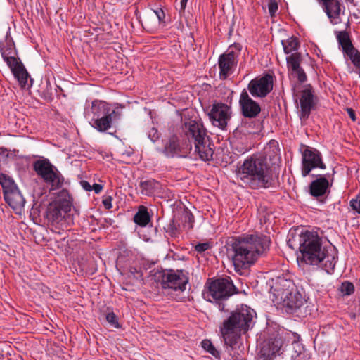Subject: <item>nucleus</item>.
Wrapping results in <instances>:
<instances>
[{"label":"nucleus","mask_w":360,"mask_h":360,"mask_svg":"<svg viewBox=\"0 0 360 360\" xmlns=\"http://www.w3.org/2000/svg\"><path fill=\"white\" fill-rule=\"evenodd\" d=\"M270 245L267 236L250 234L232 239L226 245V253L231 258L236 271L246 269L266 252Z\"/></svg>","instance_id":"obj_1"},{"label":"nucleus","mask_w":360,"mask_h":360,"mask_svg":"<svg viewBox=\"0 0 360 360\" xmlns=\"http://www.w3.org/2000/svg\"><path fill=\"white\" fill-rule=\"evenodd\" d=\"M287 243L292 250L299 249L300 255L297 259L300 263L316 266L326 259L325 270L328 273L333 270L334 257L328 255L326 248L322 245V238L317 233L306 231L299 234L291 233Z\"/></svg>","instance_id":"obj_2"},{"label":"nucleus","mask_w":360,"mask_h":360,"mask_svg":"<svg viewBox=\"0 0 360 360\" xmlns=\"http://www.w3.org/2000/svg\"><path fill=\"white\" fill-rule=\"evenodd\" d=\"M237 179L252 189L273 186L275 179L271 168L263 157L252 156L245 160L236 169Z\"/></svg>","instance_id":"obj_3"},{"label":"nucleus","mask_w":360,"mask_h":360,"mask_svg":"<svg viewBox=\"0 0 360 360\" xmlns=\"http://www.w3.org/2000/svg\"><path fill=\"white\" fill-rule=\"evenodd\" d=\"M255 314V311L246 305L231 313L220 328L226 345L233 348L241 333H247L251 327Z\"/></svg>","instance_id":"obj_4"},{"label":"nucleus","mask_w":360,"mask_h":360,"mask_svg":"<svg viewBox=\"0 0 360 360\" xmlns=\"http://www.w3.org/2000/svg\"><path fill=\"white\" fill-rule=\"evenodd\" d=\"M183 131L189 144L185 152L192 150L194 146V153L203 161L212 159L214 154V143L211 141L208 131L201 120H189L183 125Z\"/></svg>","instance_id":"obj_5"},{"label":"nucleus","mask_w":360,"mask_h":360,"mask_svg":"<svg viewBox=\"0 0 360 360\" xmlns=\"http://www.w3.org/2000/svg\"><path fill=\"white\" fill-rule=\"evenodd\" d=\"M72 206V198L66 189L58 192L56 198L47 207L46 218L53 227L63 229L67 227V220Z\"/></svg>","instance_id":"obj_6"},{"label":"nucleus","mask_w":360,"mask_h":360,"mask_svg":"<svg viewBox=\"0 0 360 360\" xmlns=\"http://www.w3.org/2000/svg\"><path fill=\"white\" fill-rule=\"evenodd\" d=\"M236 292L237 289L229 277L219 278L210 283L207 296L210 302L218 304L220 311H226L224 302Z\"/></svg>","instance_id":"obj_7"},{"label":"nucleus","mask_w":360,"mask_h":360,"mask_svg":"<svg viewBox=\"0 0 360 360\" xmlns=\"http://www.w3.org/2000/svg\"><path fill=\"white\" fill-rule=\"evenodd\" d=\"M188 273L184 270H166L161 276V285L164 289L183 292L188 283Z\"/></svg>","instance_id":"obj_8"},{"label":"nucleus","mask_w":360,"mask_h":360,"mask_svg":"<svg viewBox=\"0 0 360 360\" xmlns=\"http://www.w3.org/2000/svg\"><path fill=\"white\" fill-rule=\"evenodd\" d=\"M240 51V45L234 44L229 46L226 52L219 56L218 65L219 68V78L221 79H226L233 72L238 63Z\"/></svg>","instance_id":"obj_9"},{"label":"nucleus","mask_w":360,"mask_h":360,"mask_svg":"<svg viewBox=\"0 0 360 360\" xmlns=\"http://www.w3.org/2000/svg\"><path fill=\"white\" fill-rule=\"evenodd\" d=\"M302 164V174L303 176H307L314 168H326L319 152L312 148H306L303 151Z\"/></svg>","instance_id":"obj_10"},{"label":"nucleus","mask_w":360,"mask_h":360,"mask_svg":"<svg viewBox=\"0 0 360 360\" xmlns=\"http://www.w3.org/2000/svg\"><path fill=\"white\" fill-rule=\"evenodd\" d=\"M300 119H308L311 111L315 108L317 103V97L314 94L311 85L305 86L300 92Z\"/></svg>","instance_id":"obj_11"},{"label":"nucleus","mask_w":360,"mask_h":360,"mask_svg":"<svg viewBox=\"0 0 360 360\" xmlns=\"http://www.w3.org/2000/svg\"><path fill=\"white\" fill-rule=\"evenodd\" d=\"M272 89L273 77L269 74L255 78L248 84V90L255 97H265Z\"/></svg>","instance_id":"obj_12"},{"label":"nucleus","mask_w":360,"mask_h":360,"mask_svg":"<svg viewBox=\"0 0 360 360\" xmlns=\"http://www.w3.org/2000/svg\"><path fill=\"white\" fill-rule=\"evenodd\" d=\"M230 108L224 103H215L208 113L213 125L224 129L230 118Z\"/></svg>","instance_id":"obj_13"},{"label":"nucleus","mask_w":360,"mask_h":360,"mask_svg":"<svg viewBox=\"0 0 360 360\" xmlns=\"http://www.w3.org/2000/svg\"><path fill=\"white\" fill-rule=\"evenodd\" d=\"M239 104L242 114L245 117H256L261 111L259 105L250 97L245 89H243L240 94Z\"/></svg>","instance_id":"obj_14"},{"label":"nucleus","mask_w":360,"mask_h":360,"mask_svg":"<svg viewBox=\"0 0 360 360\" xmlns=\"http://www.w3.org/2000/svg\"><path fill=\"white\" fill-rule=\"evenodd\" d=\"M277 291L279 292V300L283 302V306L292 311L300 309L304 304V300L302 295L298 292L293 293L286 290L281 292L279 288H277Z\"/></svg>","instance_id":"obj_15"},{"label":"nucleus","mask_w":360,"mask_h":360,"mask_svg":"<svg viewBox=\"0 0 360 360\" xmlns=\"http://www.w3.org/2000/svg\"><path fill=\"white\" fill-rule=\"evenodd\" d=\"M323 3V8L326 13L330 22L333 25L341 22L340 13L342 11L341 0H321Z\"/></svg>","instance_id":"obj_16"},{"label":"nucleus","mask_w":360,"mask_h":360,"mask_svg":"<svg viewBox=\"0 0 360 360\" xmlns=\"http://www.w3.org/2000/svg\"><path fill=\"white\" fill-rule=\"evenodd\" d=\"M120 118V113L112 110L93 121L92 127L98 131L103 132L108 130Z\"/></svg>","instance_id":"obj_17"},{"label":"nucleus","mask_w":360,"mask_h":360,"mask_svg":"<svg viewBox=\"0 0 360 360\" xmlns=\"http://www.w3.org/2000/svg\"><path fill=\"white\" fill-rule=\"evenodd\" d=\"M4 196L6 202L16 212H21L25 200L17 187L13 190L5 191Z\"/></svg>","instance_id":"obj_18"},{"label":"nucleus","mask_w":360,"mask_h":360,"mask_svg":"<svg viewBox=\"0 0 360 360\" xmlns=\"http://www.w3.org/2000/svg\"><path fill=\"white\" fill-rule=\"evenodd\" d=\"M33 169L44 181L57 169L48 159L36 160L33 163Z\"/></svg>","instance_id":"obj_19"},{"label":"nucleus","mask_w":360,"mask_h":360,"mask_svg":"<svg viewBox=\"0 0 360 360\" xmlns=\"http://www.w3.org/2000/svg\"><path fill=\"white\" fill-rule=\"evenodd\" d=\"M329 182L325 176H320L313 181L309 186L310 194L314 197L324 195L328 188Z\"/></svg>","instance_id":"obj_20"},{"label":"nucleus","mask_w":360,"mask_h":360,"mask_svg":"<svg viewBox=\"0 0 360 360\" xmlns=\"http://www.w3.org/2000/svg\"><path fill=\"white\" fill-rule=\"evenodd\" d=\"M335 35L338 44L341 46L342 49L343 53L346 55L347 53L354 51V49H356L351 41L350 37L349 35L348 32L347 31H337L335 32Z\"/></svg>","instance_id":"obj_21"},{"label":"nucleus","mask_w":360,"mask_h":360,"mask_svg":"<svg viewBox=\"0 0 360 360\" xmlns=\"http://www.w3.org/2000/svg\"><path fill=\"white\" fill-rule=\"evenodd\" d=\"M111 110L110 105L107 103L97 100L93 101L91 105V112L93 113L92 121L105 115Z\"/></svg>","instance_id":"obj_22"},{"label":"nucleus","mask_w":360,"mask_h":360,"mask_svg":"<svg viewBox=\"0 0 360 360\" xmlns=\"http://www.w3.org/2000/svg\"><path fill=\"white\" fill-rule=\"evenodd\" d=\"M64 181L65 179L58 169H56V171L49 176L46 180H44L45 183L50 185V191H55L61 188L64 184Z\"/></svg>","instance_id":"obj_23"},{"label":"nucleus","mask_w":360,"mask_h":360,"mask_svg":"<svg viewBox=\"0 0 360 360\" xmlns=\"http://www.w3.org/2000/svg\"><path fill=\"white\" fill-rule=\"evenodd\" d=\"M134 221L139 226L144 227L150 221V217L148 209L141 205L137 212L134 216Z\"/></svg>","instance_id":"obj_24"},{"label":"nucleus","mask_w":360,"mask_h":360,"mask_svg":"<svg viewBox=\"0 0 360 360\" xmlns=\"http://www.w3.org/2000/svg\"><path fill=\"white\" fill-rule=\"evenodd\" d=\"M141 193L146 195H153L160 188V184L155 179H148L140 182Z\"/></svg>","instance_id":"obj_25"},{"label":"nucleus","mask_w":360,"mask_h":360,"mask_svg":"<svg viewBox=\"0 0 360 360\" xmlns=\"http://www.w3.org/2000/svg\"><path fill=\"white\" fill-rule=\"evenodd\" d=\"M162 152L167 157H173L181 152V148L175 136L172 137L166 143Z\"/></svg>","instance_id":"obj_26"},{"label":"nucleus","mask_w":360,"mask_h":360,"mask_svg":"<svg viewBox=\"0 0 360 360\" xmlns=\"http://www.w3.org/2000/svg\"><path fill=\"white\" fill-rule=\"evenodd\" d=\"M291 286H292V281L285 279L283 277H279L277 278L274 286L271 288V290H274V294L278 300H280L279 292L277 291V288H279L281 292L285 291V290L290 291V288Z\"/></svg>","instance_id":"obj_27"},{"label":"nucleus","mask_w":360,"mask_h":360,"mask_svg":"<svg viewBox=\"0 0 360 360\" xmlns=\"http://www.w3.org/2000/svg\"><path fill=\"white\" fill-rule=\"evenodd\" d=\"M284 51L286 54L292 53L298 49L300 46L298 39L296 37H292L286 41H282Z\"/></svg>","instance_id":"obj_28"},{"label":"nucleus","mask_w":360,"mask_h":360,"mask_svg":"<svg viewBox=\"0 0 360 360\" xmlns=\"http://www.w3.org/2000/svg\"><path fill=\"white\" fill-rule=\"evenodd\" d=\"M287 65L290 70L294 71L300 66L301 56L298 53H292L287 57Z\"/></svg>","instance_id":"obj_29"},{"label":"nucleus","mask_w":360,"mask_h":360,"mask_svg":"<svg viewBox=\"0 0 360 360\" xmlns=\"http://www.w3.org/2000/svg\"><path fill=\"white\" fill-rule=\"evenodd\" d=\"M13 73L22 86L26 85L29 75L23 65L18 66L17 70Z\"/></svg>","instance_id":"obj_30"},{"label":"nucleus","mask_w":360,"mask_h":360,"mask_svg":"<svg viewBox=\"0 0 360 360\" xmlns=\"http://www.w3.org/2000/svg\"><path fill=\"white\" fill-rule=\"evenodd\" d=\"M0 184L3 188L4 195L5 191L13 190L17 187L14 181L9 176L4 174H0Z\"/></svg>","instance_id":"obj_31"},{"label":"nucleus","mask_w":360,"mask_h":360,"mask_svg":"<svg viewBox=\"0 0 360 360\" xmlns=\"http://www.w3.org/2000/svg\"><path fill=\"white\" fill-rule=\"evenodd\" d=\"M260 354L262 360H271L276 356L267 341L263 344L260 349Z\"/></svg>","instance_id":"obj_32"},{"label":"nucleus","mask_w":360,"mask_h":360,"mask_svg":"<svg viewBox=\"0 0 360 360\" xmlns=\"http://www.w3.org/2000/svg\"><path fill=\"white\" fill-rule=\"evenodd\" d=\"M267 342L269 344V346L271 347V349L276 354V355L277 354H279V352L283 345V342L281 337L277 335L274 338H270L269 340H267Z\"/></svg>","instance_id":"obj_33"},{"label":"nucleus","mask_w":360,"mask_h":360,"mask_svg":"<svg viewBox=\"0 0 360 360\" xmlns=\"http://www.w3.org/2000/svg\"><path fill=\"white\" fill-rule=\"evenodd\" d=\"M347 56L349 58L353 65L358 70V73L360 77V51L356 49H354L349 53H347Z\"/></svg>","instance_id":"obj_34"},{"label":"nucleus","mask_w":360,"mask_h":360,"mask_svg":"<svg viewBox=\"0 0 360 360\" xmlns=\"http://www.w3.org/2000/svg\"><path fill=\"white\" fill-rule=\"evenodd\" d=\"M179 226L173 219L164 229L171 237H176L179 233Z\"/></svg>","instance_id":"obj_35"},{"label":"nucleus","mask_w":360,"mask_h":360,"mask_svg":"<svg viewBox=\"0 0 360 360\" xmlns=\"http://www.w3.org/2000/svg\"><path fill=\"white\" fill-rule=\"evenodd\" d=\"M339 290L342 295H350L354 292V285L349 281H344L342 283Z\"/></svg>","instance_id":"obj_36"},{"label":"nucleus","mask_w":360,"mask_h":360,"mask_svg":"<svg viewBox=\"0 0 360 360\" xmlns=\"http://www.w3.org/2000/svg\"><path fill=\"white\" fill-rule=\"evenodd\" d=\"M201 345L202 348H204L207 352L213 355L214 356H219V352L215 349L212 342L209 340H203L201 342Z\"/></svg>","instance_id":"obj_37"},{"label":"nucleus","mask_w":360,"mask_h":360,"mask_svg":"<svg viewBox=\"0 0 360 360\" xmlns=\"http://www.w3.org/2000/svg\"><path fill=\"white\" fill-rule=\"evenodd\" d=\"M4 59L13 72L17 70L18 66H21L22 65V63L20 61H18L15 57L4 56Z\"/></svg>","instance_id":"obj_38"},{"label":"nucleus","mask_w":360,"mask_h":360,"mask_svg":"<svg viewBox=\"0 0 360 360\" xmlns=\"http://www.w3.org/2000/svg\"><path fill=\"white\" fill-rule=\"evenodd\" d=\"M291 73L301 83H303L307 80V75L304 70L300 66L297 68V69H295L294 71H291Z\"/></svg>","instance_id":"obj_39"},{"label":"nucleus","mask_w":360,"mask_h":360,"mask_svg":"<svg viewBox=\"0 0 360 360\" xmlns=\"http://www.w3.org/2000/svg\"><path fill=\"white\" fill-rule=\"evenodd\" d=\"M107 321L110 323L112 326L118 328L120 327L118 323L117 317L113 312L108 313L106 315Z\"/></svg>","instance_id":"obj_40"},{"label":"nucleus","mask_w":360,"mask_h":360,"mask_svg":"<svg viewBox=\"0 0 360 360\" xmlns=\"http://www.w3.org/2000/svg\"><path fill=\"white\" fill-rule=\"evenodd\" d=\"M148 136L152 142H155L160 138L158 131L155 128H150L148 131Z\"/></svg>","instance_id":"obj_41"},{"label":"nucleus","mask_w":360,"mask_h":360,"mask_svg":"<svg viewBox=\"0 0 360 360\" xmlns=\"http://www.w3.org/2000/svg\"><path fill=\"white\" fill-rule=\"evenodd\" d=\"M268 10L270 15L272 17L278 11V4L275 0H270L268 4Z\"/></svg>","instance_id":"obj_42"},{"label":"nucleus","mask_w":360,"mask_h":360,"mask_svg":"<svg viewBox=\"0 0 360 360\" xmlns=\"http://www.w3.org/2000/svg\"><path fill=\"white\" fill-rule=\"evenodd\" d=\"M350 205L354 210L360 214V194L357 195L356 199H352L350 201Z\"/></svg>","instance_id":"obj_43"},{"label":"nucleus","mask_w":360,"mask_h":360,"mask_svg":"<svg viewBox=\"0 0 360 360\" xmlns=\"http://www.w3.org/2000/svg\"><path fill=\"white\" fill-rule=\"evenodd\" d=\"M211 248L210 246V244L209 243H198L195 246V250L199 252V253H202L206 250H207L208 249H210Z\"/></svg>","instance_id":"obj_44"},{"label":"nucleus","mask_w":360,"mask_h":360,"mask_svg":"<svg viewBox=\"0 0 360 360\" xmlns=\"http://www.w3.org/2000/svg\"><path fill=\"white\" fill-rule=\"evenodd\" d=\"M111 202H112L111 196H108L105 199H103V204L105 208H106L108 210L110 209L112 207Z\"/></svg>","instance_id":"obj_45"},{"label":"nucleus","mask_w":360,"mask_h":360,"mask_svg":"<svg viewBox=\"0 0 360 360\" xmlns=\"http://www.w3.org/2000/svg\"><path fill=\"white\" fill-rule=\"evenodd\" d=\"M154 12L156 14L160 22L165 18V15L163 10L160 8L158 10L154 11Z\"/></svg>","instance_id":"obj_46"},{"label":"nucleus","mask_w":360,"mask_h":360,"mask_svg":"<svg viewBox=\"0 0 360 360\" xmlns=\"http://www.w3.org/2000/svg\"><path fill=\"white\" fill-rule=\"evenodd\" d=\"M81 184H82V188L84 190H86V191H92V186H91V184L88 181H81Z\"/></svg>","instance_id":"obj_47"},{"label":"nucleus","mask_w":360,"mask_h":360,"mask_svg":"<svg viewBox=\"0 0 360 360\" xmlns=\"http://www.w3.org/2000/svg\"><path fill=\"white\" fill-rule=\"evenodd\" d=\"M103 188V186L98 184H94L92 186V190H94V192L97 194L99 193L102 191Z\"/></svg>","instance_id":"obj_48"},{"label":"nucleus","mask_w":360,"mask_h":360,"mask_svg":"<svg viewBox=\"0 0 360 360\" xmlns=\"http://www.w3.org/2000/svg\"><path fill=\"white\" fill-rule=\"evenodd\" d=\"M347 111L348 115L352 119V120L355 121L356 120V115H355L354 110L352 108H347Z\"/></svg>","instance_id":"obj_49"},{"label":"nucleus","mask_w":360,"mask_h":360,"mask_svg":"<svg viewBox=\"0 0 360 360\" xmlns=\"http://www.w3.org/2000/svg\"><path fill=\"white\" fill-rule=\"evenodd\" d=\"M188 1V0H181V2H180V4H181L180 11L181 12L184 11L185 10Z\"/></svg>","instance_id":"obj_50"},{"label":"nucleus","mask_w":360,"mask_h":360,"mask_svg":"<svg viewBox=\"0 0 360 360\" xmlns=\"http://www.w3.org/2000/svg\"><path fill=\"white\" fill-rule=\"evenodd\" d=\"M349 25H350V22H349V20H347V24H346V27H347H347H349Z\"/></svg>","instance_id":"obj_51"}]
</instances>
